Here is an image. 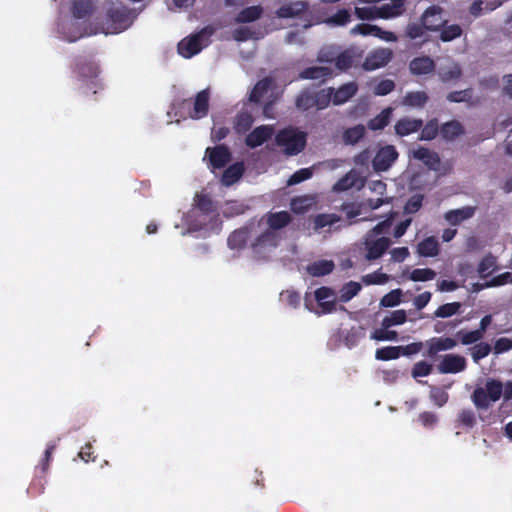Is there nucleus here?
Returning a JSON list of instances; mask_svg holds the SVG:
<instances>
[{"label":"nucleus","mask_w":512,"mask_h":512,"mask_svg":"<svg viewBox=\"0 0 512 512\" xmlns=\"http://www.w3.org/2000/svg\"><path fill=\"white\" fill-rule=\"evenodd\" d=\"M351 34H360L363 36L372 35L387 42L397 41V36L393 32L385 31L377 25L367 23L357 24L351 29Z\"/></svg>","instance_id":"9d476101"},{"label":"nucleus","mask_w":512,"mask_h":512,"mask_svg":"<svg viewBox=\"0 0 512 512\" xmlns=\"http://www.w3.org/2000/svg\"><path fill=\"white\" fill-rule=\"evenodd\" d=\"M430 398L435 405L442 407L447 403L449 395L442 388L433 387L430 391Z\"/></svg>","instance_id":"e2e57ef3"},{"label":"nucleus","mask_w":512,"mask_h":512,"mask_svg":"<svg viewBox=\"0 0 512 512\" xmlns=\"http://www.w3.org/2000/svg\"><path fill=\"white\" fill-rule=\"evenodd\" d=\"M94 4L92 0H75L72 4L71 13L76 19H85L92 15Z\"/></svg>","instance_id":"7c9ffc66"},{"label":"nucleus","mask_w":512,"mask_h":512,"mask_svg":"<svg viewBox=\"0 0 512 512\" xmlns=\"http://www.w3.org/2000/svg\"><path fill=\"white\" fill-rule=\"evenodd\" d=\"M281 301L286 305L297 308L300 305L301 296L294 289H287L280 294Z\"/></svg>","instance_id":"6e6d98bb"},{"label":"nucleus","mask_w":512,"mask_h":512,"mask_svg":"<svg viewBox=\"0 0 512 512\" xmlns=\"http://www.w3.org/2000/svg\"><path fill=\"white\" fill-rule=\"evenodd\" d=\"M501 396H503L504 401L512 400V381L503 384L500 380L489 378L485 382V387L474 389L471 400L477 409L486 410L491 403L497 402Z\"/></svg>","instance_id":"f257e3e1"},{"label":"nucleus","mask_w":512,"mask_h":512,"mask_svg":"<svg viewBox=\"0 0 512 512\" xmlns=\"http://www.w3.org/2000/svg\"><path fill=\"white\" fill-rule=\"evenodd\" d=\"M206 154L209 157L211 167L214 169L224 168L231 160V152L225 145L208 147Z\"/></svg>","instance_id":"ddd939ff"},{"label":"nucleus","mask_w":512,"mask_h":512,"mask_svg":"<svg viewBox=\"0 0 512 512\" xmlns=\"http://www.w3.org/2000/svg\"><path fill=\"white\" fill-rule=\"evenodd\" d=\"M392 58V51L389 49H379L370 53L364 63L365 70H376L387 65Z\"/></svg>","instance_id":"dca6fc26"},{"label":"nucleus","mask_w":512,"mask_h":512,"mask_svg":"<svg viewBox=\"0 0 512 512\" xmlns=\"http://www.w3.org/2000/svg\"><path fill=\"white\" fill-rule=\"evenodd\" d=\"M210 90L209 88L203 89L198 92L192 99L177 100L173 104L175 115L182 118H191L194 120L201 119L207 116L209 112Z\"/></svg>","instance_id":"f03ea898"},{"label":"nucleus","mask_w":512,"mask_h":512,"mask_svg":"<svg viewBox=\"0 0 512 512\" xmlns=\"http://www.w3.org/2000/svg\"><path fill=\"white\" fill-rule=\"evenodd\" d=\"M464 133V126L458 120H450L440 126L441 137L447 142L454 141Z\"/></svg>","instance_id":"393cba45"},{"label":"nucleus","mask_w":512,"mask_h":512,"mask_svg":"<svg viewBox=\"0 0 512 512\" xmlns=\"http://www.w3.org/2000/svg\"><path fill=\"white\" fill-rule=\"evenodd\" d=\"M360 290L361 285L358 282L350 281L346 283L340 291L339 301L343 303L350 301Z\"/></svg>","instance_id":"49530a36"},{"label":"nucleus","mask_w":512,"mask_h":512,"mask_svg":"<svg viewBox=\"0 0 512 512\" xmlns=\"http://www.w3.org/2000/svg\"><path fill=\"white\" fill-rule=\"evenodd\" d=\"M402 298V290L394 289L387 294H385L381 300L380 305L382 307H395L401 303Z\"/></svg>","instance_id":"3c124183"},{"label":"nucleus","mask_w":512,"mask_h":512,"mask_svg":"<svg viewBox=\"0 0 512 512\" xmlns=\"http://www.w3.org/2000/svg\"><path fill=\"white\" fill-rule=\"evenodd\" d=\"M377 7H356L354 13L360 20H374L377 19Z\"/></svg>","instance_id":"338daca9"},{"label":"nucleus","mask_w":512,"mask_h":512,"mask_svg":"<svg viewBox=\"0 0 512 512\" xmlns=\"http://www.w3.org/2000/svg\"><path fill=\"white\" fill-rule=\"evenodd\" d=\"M314 300L320 308L317 314H330L336 311V293L332 288L326 286L317 288L314 291Z\"/></svg>","instance_id":"6e6552de"},{"label":"nucleus","mask_w":512,"mask_h":512,"mask_svg":"<svg viewBox=\"0 0 512 512\" xmlns=\"http://www.w3.org/2000/svg\"><path fill=\"white\" fill-rule=\"evenodd\" d=\"M278 245V236L276 232L268 228L258 235L251 243V248L254 252L260 253L265 248H274Z\"/></svg>","instance_id":"aec40b11"},{"label":"nucleus","mask_w":512,"mask_h":512,"mask_svg":"<svg viewBox=\"0 0 512 512\" xmlns=\"http://www.w3.org/2000/svg\"><path fill=\"white\" fill-rule=\"evenodd\" d=\"M436 272L430 268H416L412 270L409 279L414 282H425L435 279Z\"/></svg>","instance_id":"de8ad7c7"},{"label":"nucleus","mask_w":512,"mask_h":512,"mask_svg":"<svg viewBox=\"0 0 512 512\" xmlns=\"http://www.w3.org/2000/svg\"><path fill=\"white\" fill-rule=\"evenodd\" d=\"M431 372L432 365L426 361H419L412 368V376L414 378L428 376Z\"/></svg>","instance_id":"774afa93"},{"label":"nucleus","mask_w":512,"mask_h":512,"mask_svg":"<svg viewBox=\"0 0 512 512\" xmlns=\"http://www.w3.org/2000/svg\"><path fill=\"white\" fill-rule=\"evenodd\" d=\"M330 92L320 89L316 92L310 88H305L299 92L295 98V106L298 110L305 112L309 109H326L330 105Z\"/></svg>","instance_id":"39448f33"},{"label":"nucleus","mask_w":512,"mask_h":512,"mask_svg":"<svg viewBox=\"0 0 512 512\" xmlns=\"http://www.w3.org/2000/svg\"><path fill=\"white\" fill-rule=\"evenodd\" d=\"M456 337L463 345H471V344L477 343L478 341H480L483 338L481 336L480 332H478L477 330H472V331L459 330L456 333Z\"/></svg>","instance_id":"8fccbe9b"},{"label":"nucleus","mask_w":512,"mask_h":512,"mask_svg":"<svg viewBox=\"0 0 512 512\" xmlns=\"http://www.w3.org/2000/svg\"><path fill=\"white\" fill-rule=\"evenodd\" d=\"M427 356L434 357L441 351L451 350L457 346V341L451 337H432L425 343Z\"/></svg>","instance_id":"a211bd4d"},{"label":"nucleus","mask_w":512,"mask_h":512,"mask_svg":"<svg viewBox=\"0 0 512 512\" xmlns=\"http://www.w3.org/2000/svg\"><path fill=\"white\" fill-rule=\"evenodd\" d=\"M420 21L425 29L430 32H439L440 29L447 24L444 18V9L439 5H431L427 7L420 17Z\"/></svg>","instance_id":"0eeeda50"},{"label":"nucleus","mask_w":512,"mask_h":512,"mask_svg":"<svg viewBox=\"0 0 512 512\" xmlns=\"http://www.w3.org/2000/svg\"><path fill=\"white\" fill-rule=\"evenodd\" d=\"M391 241L387 237L378 238L375 241L366 242V259L376 260L380 258L390 247Z\"/></svg>","instance_id":"4be33fe9"},{"label":"nucleus","mask_w":512,"mask_h":512,"mask_svg":"<svg viewBox=\"0 0 512 512\" xmlns=\"http://www.w3.org/2000/svg\"><path fill=\"white\" fill-rule=\"evenodd\" d=\"M351 20V15L347 9H339L335 14L327 19L328 24L334 26H344Z\"/></svg>","instance_id":"5fc2aeb1"},{"label":"nucleus","mask_w":512,"mask_h":512,"mask_svg":"<svg viewBox=\"0 0 512 512\" xmlns=\"http://www.w3.org/2000/svg\"><path fill=\"white\" fill-rule=\"evenodd\" d=\"M399 154L393 145H386L378 150L372 160L373 169L376 172L387 171L397 160Z\"/></svg>","instance_id":"1a4fd4ad"},{"label":"nucleus","mask_w":512,"mask_h":512,"mask_svg":"<svg viewBox=\"0 0 512 512\" xmlns=\"http://www.w3.org/2000/svg\"><path fill=\"white\" fill-rule=\"evenodd\" d=\"M274 134V128L270 125H261L253 129L245 138L249 148H257L269 140Z\"/></svg>","instance_id":"4468645a"},{"label":"nucleus","mask_w":512,"mask_h":512,"mask_svg":"<svg viewBox=\"0 0 512 512\" xmlns=\"http://www.w3.org/2000/svg\"><path fill=\"white\" fill-rule=\"evenodd\" d=\"M475 211V207L465 206L459 209L447 211L444 215V218L450 225L456 226L461 224L463 221L472 218L475 214Z\"/></svg>","instance_id":"b1692460"},{"label":"nucleus","mask_w":512,"mask_h":512,"mask_svg":"<svg viewBox=\"0 0 512 512\" xmlns=\"http://www.w3.org/2000/svg\"><path fill=\"white\" fill-rule=\"evenodd\" d=\"M390 115H391L390 108H386V109L382 110L380 114H378L376 117L372 118L368 122L369 129H371L373 131L384 129L389 123Z\"/></svg>","instance_id":"c03bdc74"},{"label":"nucleus","mask_w":512,"mask_h":512,"mask_svg":"<svg viewBox=\"0 0 512 512\" xmlns=\"http://www.w3.org/2000/svg\"><path fill=\"white\" fill-rule=\"evenodd\" d=\"M439 32H440L439 38L443 42L453 41V40L461 37L463 34V30H462L461 26L458 24H451V25L445 24L440 29Z\"/></svg>","instance_id":"ea45409f"},{"label":"nucleus","mask_w":512,"mask_h":512,"mask_svg":"<svg viewBox=\"0 0 512 512\" xmlns=\"http://www.w3.org/2000/svg\"><path fill=\"white\" fill-rule=\"evenodd\" d=\"M136 15L121 2L111 1L106 9L107 29L110 33H120L128 29Z\"/></svg>","instance_id":"7ed1b4c3"},{"label":"nucleus","mask_w":512,"mask_h":512,"mask_svg":"<svg viewBox=\"0 0 512 512\" xmlns=\"http://www.w3.org/2000/svg\"><path fill=\"white\" fill-rule=\"evenodd\" d=\"M313 171L310 168H302L294 172L287 181V185L292 186L310 179Z\"/></svg>","instance_id":"bf43d9fd"},{"label":"nucleus","mask_w":512,"mask_h":512,"mask_svg":"<svg viewBox=\"0 0 512 512\" xmlns=\"http://www.w3.org/2000/svg\"><path fill=\"white\" fill-rule=\"evenodd\" d=\"M423 121L421 119L403 117L395 124V133L398 136L404 137L415 133L421 129Z\"/></svg>","instance_id":"412c9836"},{"label":"nucleus","mask_w":512,"mask_h":512,"mask_svg":"<svg viewBox=\"0 0 512 512\" xmlns=\"http://www.w3.org/2000/svg\"><path fill=\"white\" fill-rule=\"evenodd\" d=\"M472 97V89L452 91L447 95V100L453 103L467 102Z\"/></svg>","instance_id":"0e129e2a"},{"label":"nucleus","mask_w":512,"mask_h":512,"mask_svg":"<svg viewBox=\"0 0 512 512\" xmlns=\"http://www.w3.org/2000/svg\"><path fill=\"white\" fill-rule=\"evenodd\" d=\"M333 77V70L325 66H310L303 69L298 78L301 80H320V84L325 83Z\"/></svg>","instance_id":"6ab92c4d"},{"label":"nucleus","mask_w":512,"mask_h":512,"mask_svg":"<svg viewBox=\"0 0 512 512\" xmlns=\"http://www.w3.org/2000/svg\"><path fill=\"white\" fill-rule=\"evenodd\" d=\"M308 9V4L303 1L292 2L289 4L282 5L277 9L276 15L279 18H292L299 16Z\"/></svg>","instance_id":"a878e982"},{"label":"nucleus","mask_w":512,"mask_h":512,"mask_svg":"<svg viewBox=\"0 0 512 512\" xmlns=\"http://www.w3.org/2000/svg\"><path fill=\"white\" fill-rule=\"evenodd\" d=\"M409 69L413 75H427L434 72L435 63L429 56H420L411 60Z\"/></svg>","instance_id":"5701e85b"},{"label":"nucleus","mask_w":512,"mask_h":512,"mask_svg":"<svg viewBox=\"0 0 512 512\" xmlns=\"http://www.w3.org/2000/svg\"><path fill=\"white\" fill-rule=\"evenodd\" d=\"M249 228L242 227L233 231L228 237V246L231 249H242L246 246L249 238Z\"/></svg>","instance_id":"473e14b6"},{"label":"nucleus","mask_w":512,"mask_h":512,"mask_svg":"<svg viewBox=\"0 0 512 512\" xmlns=\"http://www.w3.org/2000/svg\"><path fill=\"white\" fill-rule=\"evenodd\" d=\"M272 80L268 77L259 80L250 92L249 100L254 103L260 102L262 97L268 92Z\"/></svg>","instance_id":"e433bc0d"},{"label":"nucleus","mask_w":512,"mask_h":512,"mask_svg":"<svg viewBox=\"0 0 512 512\" xmlns=\"http://www.w3.org/2000/svg\"><path fill=\"white\" fill-rule=\"evenodd\" d=\"M330 92L329 99L330 103L334 105H342L349 101L358 91V87L354 82H348L341 85L339 88L334 89L333 87L324 88Z\"/></svg>","instance_id":"9b49d317"},{"label":"nucleus","mask_w":512,"mask_h":512,"mask_svg":"<svg viewBox=\"0 0 512 512\" xmlns=\"http://www.w3.org/2000/svg\"><path fill=\"white\" fill-rule=\"evenodd\" d=\"M397 332L388 330V328L376 329L372 332L371 338L377 341H395L397 340Z\"/></svg>","instance_id":"680f3d73"},{"label":"nucleus","mask_w":512,"mask_h":512,"mask_svg":"<svg viewBox=\"0 0 512 512\" xmlns=\"http://www.w3.org/2000/svg\"><path fill=\"white\" fill-rule=\"evenodd\" d=\"M401 356L399 346H387L376 350L375 357L377 360L389 361L397 359Z\"/></svg>","instance_id":"a18cd8bd"},{"label":"nucleus","mask_w":512,"mask_h":512,"mask_svg":"<svg viewBox=\"0 0 512 512\" xmlns=\"http://www.w3.org/2000/svg\"><path fill=\"white\" fill-rule=\"evenodd\" d=\"M466 359L458 354H446L438 364V371L442 374H456L466 369Z\"/></svg>","instance_id":"f8f14e48"},{"label":"nucleus","mask_w":512,"mask_h":512,"mask_svg":"<svg viewBox=\"0 0 512 512\" xmlns=\"http://www.w3.org/2000/svg\"><path fill=\"white\" fill-rule=\"evenodd\" d=\"M425 31H427L420 21V23H408L405 28V36L410 40H416L424 36Z\"/></svg>","instance_id":"864d4df0"},{"label":"nucleus","mask_w":512,"mask_h":512,"mask_svg":"<svg viewBox=\"0 0 512 512\" xmlns=\"http://www.w3.org/2000/svg\"><path fill=\"white\" fill-rule=\"evenodd\" d=\"M262 220L266 221L269 230L276 232L288 226L292 222V216L288 211H270L262 217Z\"/></svg>","instance_id":"f3484780"},{"label":"nucleus","mask_w":512,"mask_h":512,"mask_svg":"<svg viewBox=\"0 0 512 512\" xmlns=\"http://www.w3.org/2000/svg\"><path fill=\"white\" fill-rule=\"evenodd\" d=\"M491 352V346L486 342H480L472 348L471 356L475 363L487 357Z\"/></svg>","instance_id":"13d9d810"},{"label":"nucleus","mask_w":512,"mask_h":512,"mask_svg":"<svg viewBox=\"0 0 512 512\" xmlns=\"http://www.w3.org/2000/svg\"><path fill=\"white\" fill-rule=\"evenodd\" d=\"M340 221V217L336 214H318L314 219L315 229H321L326 226H332Z\"/></svg>","instance_id":"603ef678"},{"label":"nucleus","mask_w":512,"mask_h":512,"mask_svg":"<svg viewBox=\"0 0 512 512\" xmlns=\"http://www.w3.org/2000/svg\"><path fill=\"white\" fill-rule=\"evenodd\" d=\"M275 142L278 146L284 147L287 155H297L306 146V134L293 128H285L276 134Z\"/></svg>","instance_id":"423d86ee"},{"label":"nucleus","mask_w":512,"mask_h":512,"mask_svg":"<svg viewBox=\"0 0 512 512\" xmlns=\"http://www.w3.org/2000/svg\"><path fill=\"white\" fill-rule=\"evenodd\" d=\"M457 420L462 426L471 428L476 423L475 413L471 409H463L459 412Z\"/></svg>","instance_id":"69168bd1"},{"label":"nucleus","mask_w":512,"mask_h":512,"mask_svg":"<svg viewBox=\"0 0 512 512\" xmlns=\"http://www.w3.org/2000/svg\"><path fill=\"white\" fill-rule=\"evenodd\" d=\"M424 196L422 194H414L412 195L406 202L404 206L405 214H414L418 212L423 204Z\"/></svg>","instance_id":"4d7b16f0"},{"label":"nucleus","mask_w":512,"mask_h":512,"mask_svg":"<svg viewBox=\"0 0 512 512\" xmlns=\"http://www.w3.org/2000/svg\"><path fill=\"white\" fill-rule=\"evenodd\" d=\"M366 128L362 124L347 128L342 134L343 143L346 145H355L364 138Z\"/></svg>","instance_id":"2f4dec72"},{"label":"nucleus","mask_w":512,"mask_h":512,"mask_svg":"<svg viewBox=\"0 0 512 512\" xmlns=\"http://www.w3.org/2000/svg\"><path fill=\"white\" fill-rule=\"evenodd\" d=\"M420 140L431 141L440 133V127L437 118L430 119L421 127Z\"/></svg>","instance_id":"a19ab883"},{"label":"nucleus","mask_w":512,"mask_h":512,"mask_svg":"<svg viewBox=\"0 0 512 512\" xmlns=\"http://www.w3.org/2000/svg\"><path fill=\"white\" fill-rule=\"evenodd\" d=\"M73 72L79 79H92L96 78L100 72L98 64L87 58L80 57L76 60Z\"/></svg>","instance_id":"2eb2a0df"},{"label":"nucleus","mask_w":512,"mask_h":512,"mask_svg":"<svg viewBox=\"0 0 512 512\" xmlns=\"http://www.w3.org/2000/svg\"><path fill=\"white\" fill-rule=\"evenodd\" d=\"M407 320L406 311L403 309L395 310L390 316L385 317L382 321V327L389 328L395 325L404 324Z\"/></svg>","instance_id":"09e8293b"},{"label":"nucleus","mask_w":512,"mask_h":512,"mask_svg":"<svg viewBox=\"0 0 512 512\" xmlns=\"http://www.w3.org/2000/svg\"><path fill=\"white\" fill-rule=\"evenodd\" d=\"M429 100L424 91L408 92L403 98V105L415 108H423Z\"/></svg>","instance_id":"f704fd0d"},{"label":"nucleus","mask_w":512,"mask_h":512,"mask_svg":"<svg viewBox=\"0 0 512 512\" xmlns=\"http://www.w3.org/2000/svg\"><path fill=\"white\" fill-rule=\"evenodd\" d=\"M405 11L404 4L398 3L395 0H392L391 4H384L380 7H377V17L381 19H390L394 17H398L403 14Z\"/></svg>","instance_id":"c85d7f7f"},{"label":"nucleus","mask_w":512,"mask_h":512,"mask_svg":"<svg viewBox=\"0 0 512 512\" xmlns=\"http://www.w3.org/2000/svg\"><path fill=\"white\" fill-rule=\"evenodd\" d=\"M214 32L215 28L208 25L200 31L182 39L177 47L179 54L188 59L200 53L203 48L209 45L210 37Z\"/></svg>","instance_id":"20e7f679"},{"label":"nucleus","mask_w":512,"mask_h":512,"mask_svg":"<svg viewBox=\"0 0 512 512\" xmlns=\"http://www.w3.org/2000/svg\"><path fill=\"white\" fill-rule=\"evenodd\" d=\"M334 62L339 70L345 71L353 65V56L351 52L346 50L337 55V57L334 58Z\"/></svg>","instance_id":"052dcab7"},{"label":"nucleus","mask_w":512,"mask_h":512,"mask_svg":"<svg viewBox=\"0 0 512 512\" xmlns=\"http://www.w3.org/2000/svg\"><path fill=\"white\" fill-rule=\"evenodd\" d=\"M462 305L460 302H450L440 305L434 312V317L449 318L460 312Z\"/></svg>","instance_id":"37998d69"},{"label":"nucleus","mask_w":512,"mask_h":512,"mask_svg":"<svg viewBox=\"0 0 512 512\" xmlns=\"http://www.w3.org/2000/svg\"><path fill=\"white\" fill-rule=\"evenodd\" d=\"M497 259L491 253L487 254L480 261L477 271L481 278H486L496 269Z\"/></svg>","instance_id":"79ce46f5"},{"label":"nucleus","mask_w":512,"mask_h":512,"mask_svg":"<svg viewBox=\"0 0 512 512\" xmlns=\"http://www.w3.org/2000/svg\"><path fill=\"white\" fill-rule=\"evenodd\" d=\"M245 171L243 162H236L227 167L222 175L221 182L225 186H231L237 182Z\"/></svg>","instance_id":"bb28decb"},{"label":"nucleus","mask_w":512,"mask_h":512,"mask_svg":"<svg viewBox=\"0 0 512 512\" xmlns=\"http://www.w3.org/2000/svg\"><path fill=\"white\" fill-rule=\"evenodd\" d=\"M335 268L332 260H318L307 266V272L313 277H322L330 274Z\"/></svg>","instance_id":"cd10ccee"},{"label":"nucleus","mask_w":512,"mask_h":512,"mask_svg":"<svg viewBox=\"0 0 512 512\" xmlns=\"http://www.w3.org/2000/svg\"><path fill=\"white\" fill-rule=\"evenodd\" d=\"M263 13V9L261 6H249L244 9H242L237 17L236 22L237 23H249L253 22L261 17Z\"/></svg>","instance_id":"4c0bfd02"},{"label":"nucleus","mask_w":512,"mask_h":512,"mask_svg":"<svg viewBox=\"0 0 512 512\" xmlns=\"http://www.w3.org/2000/svg\"><path fill=\"white\" fill-rule=\"evenodd\" d=\"M413 157L417 160L422 161L425 165L430 168L440 164V157L436 152L430 151L428 148L419 147L413 151Z\"/></svg>","instance_id":"72a5a7b5"},{"label":"nucleus","mask_w":512,"mask_h":512,"mask_svg":"<svg viewBox=\"0 0 512 512\" xmlns=\"http://www.w3.org/2000/svg\"><path fill=\"white\" fill-rule=\"evenodd\" d=\"M195 207L204 215H210L217 211V207L207 194H196Z\"/></svg>","instance_id":"58836bf2"},{"label":"nucleus","mask_w":512,"mask_h":512,"mask_svg":"<svg viewBox=\"0 0 512 512\" xmlns=\"http://www.w3.org/2000/svg\"><path fill=\"white\" fill-rule=\"evenodd\" d=\"M417 253L423 257H435L439 254V243L434 236L426 237L417 245Z\"/></svg>","instance_id":"c756f323"},{"label":"nucleus","mask_w":512,"mask_h":512,"mask_svg":"<svg viewBox=\"0 0 512 512\" xmlns=\"http://www.w3.org/2000/svg\"><path fill=\"white\" fill-rule=\"evenodd\" d=\"M254 123V118L247 111L239 112L234 120V129L238 134H245Z\"/></svg>","instance_id":"c9c22d12"}]
</instances>
